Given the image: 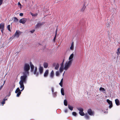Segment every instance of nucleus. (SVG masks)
Masks as SVG:
<instances>
[{
    "label": "nucleus",
    "instance_id": "obj_31",
    "mask_svg": "<svg viewBox=\"0 0 120 120\" xmlns=\"http://www.w3.org/2000/svg\"><path fill=\"white\" fill-rule=\"evenodd\" d=\"M3 85L1 86H0V90L3 87V85H4L5 82V81H3Z\"/></svg>",
    "mask_w": 120,
    "mask_h": 120
},
{
    "label": "nucleus",
    "instance_id": "obj_23",
    "mask_svg": "<svg viewBox=\"0 0 120 120\" xmlns=\"http://www.w3.org/2000/svg\"><path fill=\"white\" fill-rule=\"evenodd\" d=\"M59 64H58L57 63L56 64V65L55 68L56 70H57L59 68Z\"/></svg>",
    "mask_w": 120,
    "mask_h": 120
},
{
    "label": "nucleus",
    "instance_id": "obj_48",
    "mask_svg": "<svg viewBox=\"0 0 120 120\" xmlns=\"http://www.w3.org/2000/svg\"><path fill=\"white\" fill-rule=\"evenodd\" d=\"M65 71H64V73L63 74V76L64 75V74L65 73Z\"/></svg>",
    "mask_w": 120,
    "mask_h": 120
},
{
    "label": "nucleus",
    "instance_id": "obj_20",
    "mask_svg": "<svg viewBox=\"0 0 120 120\" xmlns=\"http://www.w3.org/2000/svg\"><path fill=\"white\" fill-rule=\"evenodd\" d=\"M43 24V23H39L38 24L36 25V27L38 28L41 26Z\"/></svg>",
    "mask_w": 120,
    "mask_h": 120
},
{
    "label": "nucleus",
    "instance_id": "obj_26",
    "mask_svg": "<svg viewBox=\"0 0 120 120\" xmlns=\"http://www.w3.org/2000/svg\"><path fill=\"white\" fill-rule=\"evenodd\" d=\"M64 105L67 106L68 105L67 101L65 99L64 101Z\"/></svg>",
    "mask_w": 120,
    "mask_h": 120
},
{
    "label": "nucleus",
    "instance_id": "obj_50",
    "mask_svg": "<svg viewBox=\"0 0 120 120\" xmlns=\"http://www.w3.org/2000/svg\"><path fill=\"white\" fill-rule=\"evenodd\" d=\"M4 100H5H5H7V99H4Z\"/></svg>",
    "mask_w": 120,
    "mask_h": 120
},
{
    "label": "nucleus",
    "instance_id": "obj_32",
    "mask_svg": "<svg viewBox=\"0 0 120 120\" xmlns=\"http://www.w3.org/2000/svg\"><path fill=\"white\" fill-rule=\"evenodd\" d=\"M10 25H9L8 26H7V28H8V30L9 31H11L10 29Z\"/></svg>",
    "mask_w": 120,
    "mask_h": 120
},
{
    "label": "nucleus",
    "instance_id": "obj_40",
    "mask_svg": "<svg viewBox=\"0 0 120 120\" xmlns=\"http://www.w3.org/2000/svg\"><path fill=\"white\" fill-rule=\"evenodd\" d=\"M34 31H35V30H32L30 31V32L31 33H34Z\"/></svg>",
    "mask_w": 120,
    "mask_h": 120
},
{
    "label": "nucleus",
    "instance_id": "obj_13",
    "mask_svg": "<svg viewBox=\"0 0 120 120\" xmlns=\"http://www.w3.org/2000/svg\"><path fill=\"white\" fill-rule=\"evenodd\" d=\"M88 113L90 115H93L94 113L92 111L91 109H89L87 111Z\"/></svg>",
    "mask_w": 120,
    "mask_h": 120
},
{
    "label": "nucleus",
    "instance_id": "obj_36",
    "mask_svg": "<svg viewBox=\"0 0 120 120\" xmlns=\"http://www.w3.org/2000/svg\"><path fill=\"white\" fill-rule=\"evenodd\" d=\"M31 15L33 16H36L37 15V13L35 14H33V13H31Z\"/></svg>",
    "mask_w": 120,
    "mask_h": 120
},
{
    "label": "nucleus",
    "instance_id": "obj_11",
    "mask_svg": "<svg viewBox=\"0 0 120 120\" xmlns=\"http://www.w3.org/2000/svg\"><path fill=\"white\" fill-rule=\"evenodd\" d=\"M4 23H2L0 24V29H1V32L3 33L4 30Z\"/></svg>",
    "mask_w": 120,
    "mask_h": 120
},
{
    "label": "nucleus",
    "instance_id": "obj_10",
    "mask_svg": "<svg viewBox=\"0 0 120 120\" xmlns=\"http://www.w3.org/2000/svg\"><path fill=\"white\" fill-rule=\"evenodd\" d=\"M40 73L41 74H42L43 72V68L41 66V65L40 64L39 67L38 68Z\"/></svg>",
    "mask_w": 120,
    "mask_h": 120
},
{
    "label": "nucleus",
    "instance_id": "obj_47",
    "mask_svg": "<svg viewBox=\"0 0 120 120\" xmlns=\"http://www.w3.org/2000/svg\"><path fill=\"white\" fill-rule=\"evenodd\" d=\"M55 63H54L53 64V65H52V66H55Z\"/></svg>",
    "mask_w": 120,
    "mask_h": 120
},
{
    "label": "nucleus",
    "instance_id": "obj_25",
    "mask_svg": "<svg viewBox=\"0 0 120 120\" xmlns=\"http://www.w3.org/2000/svg\"><path fill=\"white\" fill-rule=\"evenodd\" d=\"M120 48H119L117 49L116 52V53L118 55H119L120 54Z\"/></svg>",
    "mask_w": 120,
    "mask_h": 120
},
{
    "label": "nucleus",
    "instance_id": "obj_33",
    "mask_svg": "<svg viewBox=\"0 0 120 120\" xmlns=\"http://www.w3.org/2000/svg\"><path fill=\"white\" fill-rule=\"evenodd\" d=\"M56 76H58L59 75V71H57L56 72Z\"/></svg>",
    "mask_w": 120,
    "mask_h": 120
},
{
    "label": "nucleus",
    "instance_id": "obj_21",
    "mask_svg": "<svg viewBox=\"0 0 120 120\" xmlns=\"http://www.w3.org/2000/svg\"><path fill=\"white\" fill-rule=\"evenodd\" d=\"M61 92L62 95H64V89L63 88H62L61 89Z\"/></svg>",
    "mask_w": 120,
    "mask_h": 120
},
{
    "label": "nucleus",
    "instance_id": "obj_19",
    "mask_svg": "<svg viewBox=\"0 0 120 120\" xmlns=\"http://www.w3.org/2000/svg\"><path fill=\"white\" fill-rule=\"evenodd\" d=\"M74 44L73 42L71 44V46L70 48V49L71 50H73L74 48Z\"/></svg>",
    "mask_w": 120,
    "mask_h": 120
},
{
    "label": "nucleus",
    "instance_id": "obj_8",
    "mask_svg": "<svg viewBox=\"0 0 120 120\" xmlns=\"http://www.w3.org/2000/svg\"><path fill=\"white\" fill-rule=\"evenodd\" d=\"M107 102L109 105V108H111L112 106V101H110L109 99H107L106 100Z\"/></svg>",
    "mask_w": 120,
    "mask_h": 120
},
{
    "label": "nucleus",
    "instance_id": "obj_29",
    "mask_svg": "<svg viewBox=\"0 0 120 120\" xmlns=\"http://www.w3.org/2000/svg\"><path fill=\"white\" fill-rule=\"evenodd\" d=\"M18 21V19L16 17L14 18V21L15 22H17Z\"/></svg>",
    "mask_w": 120,
    "mask_h": 120
},
{
    "label": "nucleus",
    "instance_id": "obj_27",
    "mask_svg": "<svg viewBox=\"0 0 120 120\" xmlns=\"http://www.w3.org/2000/svg\"><path fill=\"white\" fill-rule=\"evenodd\" d=\"M57 29H56V34H55V36L54 38L53 39V41L54 42L55 41L56 38V35L57 34Z\"/></svg>",
    "mask_w": 120,
    "mask_h": 120
},
{
    "label": "nucleus",
    "instance_id": "obj_34",
    "mask_svg": "<svg viewBox=\"0 0 120 120\" xmlns=\"http://www.w3.org/2000/svg\"><path fill=\"white\" fill-rule=\"evenodd\" d=\"M72 114L73 115L75 116L76 115V113L75 112H73L72 113Z\"/></svg>",
    "mask_w": 120,
    "mask_h": 120
},
{
    "label": "nucleus",
    "instance_id": "obj_22",
    "mask_svg": "<svg viewBox=\"0 0 120 120\" xmlns=\"http://www.w3.org/2000/svg\"><path fill=\"white\" fill-rule=\"evenodd\" d=\"M30 67L31 68V72H33V70L34 69V66L32 65H31Z\"/></svg>",
    "mask_w": 120,
    "mask_h": 120
},
{
    "label": "nucleus",
    "instance_id": "obj_43",
    "mask_svg": "<svg viewBox=\"0 0 120 120\" xmlns=\"http://www.w3.org/2000/svg\"><path fill=\"white\" fill-rule=\"evenodd\" d=\"M23 15V14L22 13H21L19 14V15L20 16H22Z\"/></svg>",
    "mask_w": 120,
    "mask_h": 120
},
{
    "label": "nucleus",
    "instance_id": "obj_44",
    "mask_svg": "<svg viewBox=\"0 0 120 120\" xmlns=\"http://www.w3.org/2000/svg\"><path fill=\"white\" fill-rule=\"evenodd\" d=\"M51 89H52V93H53L54 92V88L53 87H52L51 88Z\"/></svg>",
    "mask_w": 120,
    "mask_h": 120
},
{
    "label": "nucleus",
    "instance_id": "obj_49",
    "mask_svg": "<svg viewBox=\"0 0 120 120\" xmlns=\"http://www.w3.org/2000/svg\"><path fill=\"white\" fill-rule=\"evenodd\" d=\"M107 27H110V26L109 25L108 26H107Z\"/></svg>",
    "mask_w": 120,
    "mask_h": 120
},
{
    "label": "nucleus",
    "instance_id": "obj_18",
    "mask_svg": "<svg viewBox=\"0 0 120 120\" xmlns=\"http://www.w3.org/2000/svg\"><path fill=\"white\" fill-rule=\"evenodd\" d=\"M43 65L44 67L45 68H46L48 67V64L46 62H44Z\"/></svg>",
    "mask_w": 120,
    "mask_h": 120
},
{
    "label": "nucleus",
    "instance_id": "obj_38",
    "mask_svg": "<svg viewBox=\"0 0 120 120\" xmlns=\"http://www.w3.org/2000/svg\"><path fill=\"white\" fill-rule=\"evenodd\" d=\"M3 0H0V6L2 4Z\"/></svg>",
    "mask_w": 120,
    "mask_h": 120
},
{
    "label": "nucleus",
    "instance_id": "obj_17",
    "mask_svg": "<svg viewBox=\"0 0 120 120\" xmlns=\"http://www.w3.org/2000/svg\"><path fill=\"white\" fill-rule=\"evenodd\" d=\"M115 101L116 104L117 105H120L119 101L118 99H115Z\"/></svg>",
    "mask_w": 120,
    "mask_h": 120
},
{
    "label": "nucleus",
    "instance_id": "obj_42",
    "mask_svg": "<svg viewBox=\"0 0 120 120\" xmlns=\"http://www.w3.org/2000/svg\"><path fill=\"white\" fill-rule=\"evenodd\" d=\"M18 4L19 6H20V8H21V4L19 2H18Z\"/></svg>",
    "mask_w": 120,
    "mask_h": 120
},
{
    "label": "nucleus",
    "instance_id": "obj_16",
    "mask_svg": "<svg viewBox=\"0 0 120 120\" xmlns=\"http://www.w3.org/2000/svg\"><path fill=\"white\" fill-rule=\"evenodd\" d=\"M54 71L53 70H52L51 72L50 75V78L52 79L54 76Z\"/></svg>",
    "mask_w": 120,
    "mask_h": 120
},
{
    "label": "nucleus",
    "instance_id": "obj_24",
    "mask_svg": "<svg viewBox=\"0 0 120 120\" xmlns=\"http://www.w3.org/2000/svg\"><path fill=\"white\" fill-rule=\"evenodd\" d=\"M68 108L71 110H73V107L69 105H68Z\"/></svg>",
    "mask_w": 120,
    "mask_h": 120
},
{
    "label": "nucleus",
    "instance_id": "obj_35",
    "mask_svg": "<svg viewBox=\"0 0 120 120\" xmlns=\"http://www.w3.org/2000/svg\"><path fill=\"white\" fill-rule=\"evenodd\" d=\"M114 8H112L110 10V11L113 13L114 12Z\"/></svg>",
    "mask_w": 120,
    "mask_h": 120
},
{
    "label": "nucleus",
    "instance_id": "obj_7",
    "mask_svg": "<svg viewBox=\"0 0 120 120\" xmlns=\"http://www.w3.org/2000/svg\"><path fill=\"white\" fill-rule=\"evenodd\" d=\"M15 93H17V96L19 97L21 93V92L20 91V90L19 88L18 87L17 88L15 91Z\"/></svg>",
    "mask_w": 120,
    "mask_h": 120
},
{
    "label": "nucleus",
    "instance_id": "obj_2",
    "mask_svg": "<svg viewBox=\"0 0 120 120\" xmlns=\"http://www.w3.org/2000/svg\"><path fill=\"white\" fill-rule=\"evenodd\" d=\"M30 69V66L29 64L25 63L23 69L24 72L23 73L29 75V70Z\"/></svg>",
    "mask_w": 120,
    "mask_h": 120
},
{
    "label": "nucleus",
    "instance_id": "obj_39",
    "mask_svg": "<svg viewBox=\"0 0 120 120\" xmlns=\"http://www.w3.org/2000/svg\"><path fill=\"white\" fill-rule=\"evenodd\" d=\"M5 100L4 99V101L2 102L1 103L3 104L2 105H3V104L5 103Z\"/></svg>",
    "mask_w": 120,
    "mask_h": 120
},
{
    "label": "nucleus",
    "instance_id": "obj_15",
    "mask_svg": "<svg viewBox=\"0 0 120 120\" xmlns=\"http://www.w3.org/2000/svg\"><path fill=\"white\" fill-rule=\"evenodd\" d=\"M99 90L100 91L102 92L103 93H105V90L104 88L101 87L100 88Z\"/></svg>",
    "mask_w": 120,
    "mask_h": 120
},
{
    "label": "nucleus",
    "instance_id": "obj_3",
    "mask_svg": "<svg viewBox=\"0 0 120 120\" xmlns=\"http://www.w3.org/2000/svg\"><path fill=\"white\" fill-rule=\"evenodd\" d=\"M74 54L73 53H72L69 57V61L66 62V67L71 66L73 61V58L74 57Z\"/></svg>",
    "mask_w": 120,
    "mask_h": 120
},
{
    "label": "nucleus",
    "instance_id": "obj_14",
    "mask_svg": "<svg viewBox=\"0 0 120 120\" xmlns=\"http://www.w3.org/2000/svg\"><path fill=\"white\" fill-rule=\"evenodd\" d=\"M49 73V71L48 70H46L45 72L44 73V76L45 77H47L48 74Z\"/></svg>",
    "mask_w": 120,
    "mask_h": 120
},
{
    "label": "nucleus",
    "instance_id": "obj_1",
    "mask_svg": "<svg viewBox=\"0 0 120 120\" xmlns=\"http://www.w3.org/2000/svg\"><path fill=\"white\" fill-rule=\"evenodd\" d=\"M23 75L21 76L20 77V80L19 82L20 85V88L22 89L21 91H22L24 89V83H26V82L27 75H28L26 74L23 73Z\"/></svg>",
    "mask_w": 120,
    "mask_h": 120
},
{
    "label": "nucleus",
    "instance_id": "obj_37",
    "mask_svg": "<svg viewBox=\"0 0 120 120\" xmlns=\"http://www.w3.org/2000/svg\"><path fill=\"white\" fill-rule=\"evenodd\" d=\"M59 84L61 87L63 86V83L60 82L59 83Z\"/></svg>",
    "mask_w": 120,
    "mask_h": 120
},
{
    "label": "nucleus",
    "instance_id": "obj_46",
    "mask_svg": "<svg viewBox=\"0 0 120 120\" xmlns=\"http://www.w3.org/2000/svg\"><path fill=\"white\" fill-rule=\"evenodd\" d=\"M63 79H62L60 81V82H62L63 83Z\"/></svg>",
    "mask_w": 120,
    "mask_h": 120
},
{
    "label": "nucleus",
    "instance_id": "obj_28",
    "mask_svg": "<svg viewBox=\"0 0 120 120\" xmlns=\"http://www.w3.org/2000/svg\"><path fill=\"white\" fill-rule=\"evenodd\" d=\"M86 8V7L85 6H84L82 8L81 11H83L85 10Z\"/></svg>",
    "mask_w": 120,
    "mask_h": 120
},
{
    "label": "nucleus",
    "instance_id": "obj_41",
    "mask_svg": "<svg viewBox=\"0 0 120 120\" xmlns=\"http://www.w3.org/2000/svg\"><path fill=\"white\" fill-rule=\"evenodd\" d=\"M53 94L54 96H56V92H55L54 93H53Z\"/></svg>",
    "mask_w": 120,
    "mask_h": 120
},
{
    "label": "nucleus",
    "instance_id": "obj_45",
    "mask_svg": "<svg viewBox=\"0 0 120 120\" xmlns=\"http://www.w3.org/2000/svg\"><path fill=\"white\" fill-rule=\"evenodd\" d=\"M68 110L67 109H65V110H64V112H65V113H67V112H68Z\"/></svg>",
    "mask_w": 120,
    "mask_h": 120
},
{
    "label": "nucleus",
    "instance_id": "obj_4",
    "mask_svg": "<svg viewBox=\"0 0 120 120\" xmlns=\"http://www.w3.org/2000/svg\"><path fill=\"white\" fill-rule=\"evenodd\" d=\"M64 60L60 64V66L59 68V71L60 73H61L63 71V70H65V71H67L70 68V66L66 67V62L65 63L64 66Z\"/></svg>",
    "mask_w": 120,
    "mask_h": 120
},
{
    "label": "nucleus",
    "instance_id": "obj_6",
    "mask_svg": "<svg viewBox=\"0 0 120 120\" xmlns=\"http://www.w3.org/2000/svg\"><path fill=\"white\" fill-rule=\"evenodd\" d=\"M77 109L79 111V113L81 115L83 116L84 115V113L83 112V109L82 108H77Z\"/></svg>",
    "mask_w": 120,
    "mask_h": 120
},
{
    "label": "nucleus",
    "instance_id": "obj_51",
    "mask_svg": "<svg viewBox=\"0 0 120 120\" xmlns=\"http://www.w3.org/2000/svg\"><path fill=\"white\" fill-rule=\"evenodd\" d=\"M25 1H26V0H25Z\"/></svg>",
    "mask_w": 120,
    "mask_h": 120
},
{
    "label": "nucleus",
    "instance_id": "obj_30",
    "mask_svg": "<svg viewBox=\"0 0 120 120\" xmlns=\"http://www.w3.org/2000/svg\"><path fill=\"white\" fill-rule=\"evenodd\" d=\"M85 117L86 119H89V116L87 114H86L85 115Z\"/></svg>",
    "mask_w": 120,
    "mask_h": 120
},
{
    "label": "nucleus",
    "instance_id": "obj_9",
    "mask_svg": "<svg viewBox=\"0 0 120 120\" xmlns=\"http://www.w3.org/2000/svg\"><path fill=\"white\" fill-rule=\"evenodd\" d=\"M37 67H35L34 68V69L33 70L34 74V75H35L36 76H37L38 75L39 73L38 72H37Z\"/></svg>",
    "mask_w": 120,
    "mask_h": 120
},
{
    "label": "nucleus",
    "instance_id": "obj_5",
    "mask_svg": "<svg viewBox=\"0 0 120 120\" xmlns=\"http://www.w3.org/2000/svg\"><path fill=\"white\" fill-rule=\"evenodd\" d=\"M21 32L19 30H16L15 34L14 37L17 38H18L21 34Z\"/></svg>",
    "mask_w": 120,
    "mask_h": 120
},
{
    "label": "nucleus",
    "instance_id": "obj_12",
    "mask_svg": "<svg viewBox=\"0 0 120 120\" xmlns=\"http://www.w3.org/2000/svg\"><path fill=\"white\" fill-rule=\"evenodd\" d=\"M27 19L25 18H23L21 19L19 21V22L23 24H24L26 21Z\"/></svg>",
    "mask_w": 120,
    "mask_h": 120
}]
</instances>
